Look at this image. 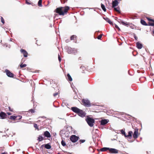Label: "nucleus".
<instances>
[{
    "label": "nucleus",
    "mask_w": 154,
    "mask_h": 154,
    "mask_svg": "<svg viewBox=\"0 0 154 154\" xmlns=\"http://www.w3.org/2000/svg\"><path fill=\"white\" fill-rule=\"evenodd\" d=\"M9 110L11 112H12L13 111V109L11 108L10 107H9Z\"/></svg>",
    "instance_id": "39"
},
{
    "label": "nucleus",
    "mask_w": 154,
    "mask_h": 154,
    "mask_svg": "<svg viewBox=\"0 0 154 154\" xmlns=\"http://www.w3.org/2000/svg\"><path fill=\"white\" fill-rule=\"evenodd\" d=\"M58 94V92H57V93H55L54 94L53 96H54V97H55Z\"/></svg>",
    "instance_id": "37"
},
{
    "label": "nucleus",
    "mask_w": 154,
    "mask_h": 154,
    "mask_svg": "<svg viewBox=\"0 0 154 154\" xmlns=\"http://www.w3.org/2000/svg\"><path fill=\"white\" fill-rule=\"evenodd\" d=\"M135 39H136V37L135 38Z\"/></svg>",
    "instance_id": "47"
},
{
    "label": "nucleus",
    "mask_w": 154,
    "mask_h": 154,
    "mask_svg": "<svg viewBox=\"0 0 154 154\" xmlns=\"http://www.w3.org/2000/svg\"><path fill=\"white\" fill-rule=\"evenodd\" d=\"M135 130L133 134V137L135 139H137L139 136L138 129L137 128L134 129Z\"/></svg>",
    "instance_id": "6"
},
{
    "label": "nucleus",
    "mask_w": 154,
    "mask_h": 154,
    "mask_svg": "<svg viewBox=\"0 0 154 154\" xmlns=\"http://www.w3.org/2000/svg\"><path fill=\"white\" fill-rule=\"evenodd\" d=\"M71 109L73 112L77 113L79 116L81 117H83L85 116V112L77 107H72Z\"/></svg>",
    "instance_id": "2"
},
{
    "label": "nucleus",
    "mask_w": 154,
    "mask_h": 154,
    "mask_svg": "<svg viewBox=\"0 0 154 154\" xmlns=\"http://www.w3.org/2000/svg\"><path fill=\"white\" fill-rule=\"evenodd\" d=\"M26 64H21L20 65V66L21 68H23V67H26Z\"/></svg>",
    "instance_id": "30"
},
{
    "label": "nucleus",
    "mask_w": 154,
    "mask_h": 154,
    "mask_svg": "<svg viewBox=\"0 0 154 154\" xmlns=\"http://www.w3.org/2000/svg\"><path fill=\"white\" fill-rule=\"evenodd\" d=\"M1 154H7V152H3V153H2Z\"/></svg>",
    "instance_id": "42"
},
{
    "label": "nucleus",
    "mask_w": 154,
    "mask_h": 154,
    "mask_svg": "<svg viewBox=\"0 0 154 154\" xmlns=\"http://www.w3.org/2000/svg\"><path fill=\"white\" fill-rule=\"evenodd\" d=\"M16 120H20V119H21L22 118V116H16Z\"/></svg>",
    "instance_id": "28"
},
{
    "label": "nucleus",
    "mask_w": 154,
    "mask_h": 154,
    "mask_svg": "<svg viewBox=\"0 0 154 154\" xmlns=\"http://www.w3.org/2000/svg\"><path fill=\"white\" fill-rule=\"evenodd\" d=\"M109 121L108 119H102L100 121V125H104L107 124Z\"/></svg>",
    "instance_id": "10"
},
{
    "label": "nucleus",
    "mask_w": 154,
    "mask_h": 154,
    "mask_svg": "<svg viewBox=\"0 0 154 154\" xmlns=\"http://www.w3.org/2000/svg\"><path fill=\"white\" fill-rule=\"evenodd\" d=\"M118 22L119 23H121L123 25L125 26H127L129 24L128 23L126 22H124L122 21V20H120V21H119Z\"/></svg>",
    "instance_id": "17"
},
{
    "label": "nucleus",
    "mask_w": 154,
    "mask_h": 154,
    "mask_svg": "<svg viewBox=\"0 0 154 154\" xmlns=\"http://www.w3.org/2000/svg\"><path fill=\"white\" fill-rule=\"evenodd\" d=\"M122 1V0H117V1H118H118Z\"/></svg>",
    "instance_id": "45"
},
{
    "label": "nucleus",
    "mask_w": 154,
    "mask_h": 154,
    "mask_svg": "<svg viewBox=\"0 0 154 154\" xmlns=\"http://www.w3.org/2000/svg\"><path fill=\"white\" fill-rule=\"evenodd\" d=\"M34 127L36 129H37L38 130H39V129L38 128V126L37 124H34Z\"/></svg>",
    "instance_id": "31"
},
{
    "label": "nucleus",
    "mask_w": 154,
    "mask_h": 154,
    "mask_svg": "<svg viewBox=\"0 0 154 154\" xmlns=\"http://www.w3.org/2000/svg\"><path fill=\"white\" fill-rule=\"evenodd\" d=\"M58 60H59V62H60L61 60V59L59 55H58Z\"/></svg>",
    "instance_id": "38"
},
{
    "label": "nucleus",
    "mask_w": 154,
    "mask_h": 154,
    "mask_svg": "<svg viewBox=\"0 0 154 154\" xmlns=\"http://www.w3.org/2000/svg\"><path fill=\"white\" fill-rule=\"evenodd\" d=\"M136 47L139 49H140L143 47L142 45L139 42H137L136 43Z\"/></svg>",
    "instance_id": "15"
},
{
    "label": "nucleus",
    "mask_w": 154,
    "mask_h": 154,
    "mask_svg": "<svg viewBox=\"0 0 154 154\" xmlns=\"http://www.w3.org/2000/svg\"><path fill=\"white\" fill-rule=\"evenodd\" d=\"M5 71L6 73L7 76L10 77H13L14 75V74L11 72L8 69H6Z\"/></svg>",
    "instance_id": "8"
},
{
    "label": "nucleus",
    "mask_w": 154,
    "mask_h": 154,
    "mask_svg": "<svg viewBox=\"0 0 154 154\" xmlns=\"http://www.w3.org/2000/svg\"><path fill=\"white\" fill-rule=\"evenodd\" d=\"M148 20L149 21V26H154V20L149 18L148 19Z\"/></svg>",
    "instance_id": "14"
},
{
    "label": "nucleus",
    "mask_w": 154,
    "mask_h": 154,
    "mask_svg": "<svg viewBox=\"0 0 154 154\" xmlns=\"http://www.w3.org/2000/svg\"><path fill=\"white\" fill-rule=\"evenodd\" d=\"M82 102L83 105L86 106L90 107L91 106L90 102L88 100L83 99L82 100Z\"/></svg>",
    "instance_id": "5"
},
{
    "label": "nucleus",
    "mask_w": 154,
    "mask_h": 154,
    "mask_svg": "<svg viewBox=\"0 0 154 154\" xmlns=\"http://www.w3.org/2000/svg\"><path fill=\"white\" fill-rule=\"evenodd\" d=\"M67 79L69 81L71 82L72 81V79L69 74H67Z\"/></svg>",
    "instance_id": "20"
},
{
    "label": "nucleus",
    "mask_w": 154,
    "mask_h": 154,
    "mask_svg": "<svg viewBox=\"0 0 154 154\" xmlns=\"http://www.w3.org/2000/svg\"><path fill=\"white\" fill-rule=\"evenodd\" d=\"M20 51L22 53L24 57H26L27 56L28 53L27 51L24 49H21Z\"/></svg>",
    "instance_id": "12"
},
{
    "label": "nucleus",
    "mask_w": 154,
    "mask_h": 154,
    "mask_svg": "<svg viewBox=\"0 0 154 154\" xmlns=\"http://www.w3.org/2000/svg\"><path fill=\"white\" fill-rule=\"evenodd\" d=\"M113 8H114V10L115 11H116L118 13H120L121 12L120 11V8L119 7H117V8H116L115 7Z\"/></svg>",
    "instance_id": "18"
},
{
    "label": "nucleus",
    "mask_w": 154,
    "mask_h": 154,
    "mask_svg": "<svg viewBox=\"0 0 154 154\" xmlns=\"http://www.w3.org/2000/svg\"><path fill=\"white\" fill-rule=\"evenodd\" d=\"M29 112H31L32 113H33L35 111L33 109H31L29 110Z\"/></svg>",
    "instance_id": "33"
},
{
    "label": "nucleus",
    "mask_w": 154,
    "mask_h": 154,
    "mask_svg": "<svg viewBox=\"0 0 154 154\" xmlns=\"http://www.w3.org/2000/svg\"><path fill=\"white\" fill-rule=\"evenodd\" d=\"M103 18L107 22H108L110 24H112V22L111 21L110 19L108 18L107 17H104Z\"/></svg>",
    "instance_id": "16"
},
{
    "label": "nucleus",
    "mask_w": 154,
    "mask_h": 154,
    "mask_svg": "<svg viewBox=\"0 0 154 154\" xmlns=\"http://www.w3.org/2000/svg\"><path fill=\"white\" fill-rule=\"evenodd\" d=\"M132 127L133 128H134V127L133 126H132Z\"/></svg>",
    "instance_id": "46"
},
{
    "label": "nucleus",
    "mask_w": 154,
    "mask_h": 154,
    "mask_svg": "<svg viewBox=\"0 0 154 154\" xmlns=\"http://www.w3.org/2000/svg\"><path fill=\"white\" fill-rule=\"evenodd\" d=\"M1 21L2 23L3 24H4L5 23V20L2 17H1Z\"/></svg>",
    "instance_id": "32"
},
{
    "label": "nucleus",
    "mask_w": 154,
    "mask_h": 154,
    "mask_svg": "<svg viewBox=\"0 0 154 154\" xmlns=\"http://www.w3.org/2000/svg\"><path fill=\"white\" fill-rule=\"evenodd\" d=\"M152 35L154 36V31H152Z\"/></svg>",
    "instance_id": "43"
},
{
    "label": "nucleus",
    "mask_w": 154,
    "mask_h": 154,
    "mask_svg": "<svg viewBox=\"0 0 154 154\" xmlns=\"http://www.w3.org/2000/svg\"><path fill=\"white\" fill-rule=\"evenodd\" d=\"M9 119L11 120H16V116H11L10 117Z\"/></svg>",
    "instance_id": "26"
},
{
    "label": "nucleus",
    "mask_w": 154,
    "mask_h": 154,
    "mask_svg": "<svg viewBox=\"0 0 154 154\" xmlns=\"http://www.w3.org/2000/svg\"><path fill=\"white\" fill-rule=\"evenodd\" d=\"M44 135L48 138H50L51 137V135L50 133L47 131H45L44 133Z\"/></svg>",
    "instance_id": "13"
},
{
    "label": "nucleus",
    "mask_w": 154,
    "mask_h": 154,
    "mask_svg": "<svg viewBox=\"0 0 154 154\" xmlns=\"http://www.w3.org/2000/svg\"><path fill=\"white\" fill-rule=\"evenodd\" d=\"M86 121L89 125L91 127H92L94 125V124L95 122L94 120L91 118L88 117L86 119Z\"/></svg>",
    "instance_id": "4"
},
{
    "label": "nucleus",
    "mask_w": 154,
    "mask_h": 154,
    "mask_svg": "<svg viewBox=\"0 0 154 154\" xmlns=\"http://www.w3.org/2000/svg\"><path fill=\"white\" fill-rule=\"evenodd\" d=\"M61 2L62 3L64 4L66 2V1H65V0H63V1H62V0H61Z\"/></svg>",
    "instance_id": "40"
},
{
    "label": "nucleus",
    "mask_w": 154,
    "mask_h": 154,
    "mask_svg": "<svg viewBox=\"0 0 154 154\" xmlns=\"http://www.w3.org/2000/svg\"><path fill=\"white\" fill-rule=\"evenodd\" d=\"M101 7L102 9L104 11H105V12L106 11V9L105 8V5L101 3Z\"/></svg>",
    "instance_id": "24"
},
{
    "label": "nucleus",
    "mask_w": 154,
    "mask_h": 154,
    "mask_svg": "<svg viewBox=\"0 0 154 154\" xmlns=\"http://www.w3.org/2000/svg\"><path fill=\"white\" fill-rule=\"evenodd\" d=\"M69 8L68 6L61 7L57 8L55 10V12L58 14L60 15H64L66 14Z\"/></svg>",
    "instance_id": "1"
},
{
    "label": "nucleus",
    "mask_w": 154,
    "mask_h": 154,
    "mask_svg": "<svg viewBox=\"0 0 154 154\" xmlns=\"http://www.w3.org/2000/svg\"><path fill=\"white\" fill-rule=\"evenodd\" d=\"M80 143H83L85 141V140H80Z\"/></svg>",
    "instance_id": "35"
},
{
    "label": "nucleus",
    "mask_w": 154,
    "mask_h": 154,
    "mask_svg": "<svg viewBox=\"0 0 154 154\" xmlns=\"http://www.w3.org/2000/svg\"><path fill=\"white\" fill-rule=\"evenodd\" d=\"M62 145L63 146H65L66 145V143L64 141L62 140L61 142Z\"/></svg>",
    "instance_id": "29"
},
{
    "label": "nucleus",
    "mask_w": 154,
    "mask_h": 154,
    "mask_svg": "<svg viewBox=\"0 0 154 154\" xmlns=\"http://www.w3.org/2000/svg\"><path fill=\"white\" fill-rule=\"evenodd\" d=\"M42 0H39L38 2V5L39 7H42Z\"/></svg>",
    "instance_id": "27"
},
{
    "label": "nucleus",
    "mask_w": 154,
    "mask_h": 154,
    "mask_svg": "<svg viewBox=\"0 0 154 154\" xmlns=\"http://www.w3.org/2000/svg\"><path fill=\"white\" fill-rule=\"evenodd\" d=\"M38 141L40 142L43 140V138L41 135H39L38 138Z\"/></svg>",
    "instance_id": "22"
},
{
    "label": "nucleus",
    "mask_w": 154,
    "mask_h": 154,
    "mask_svg": "<svg viewBox=\"0 0 154 154\" xmlns=\"http://www.w3.org/2000/svg\"><path fill=\"white\" fill-rule=\"evenodd\" d=\"M44 146V145H42V146H41V147H43Z\"/></svg>",
    "instance_id": "44"
},
{
    "label": "nucleus",
    "mask_w": 154,
    "mask_h": 154,
    "mask_svg": "<svg viewBox=\"0 0 154 154\" xmlns=\"http://www.w3.org/2000/svg\"><path fill=\"white\" fill-rule=\"evenodd\" d=\"M115 27L116 29H118L119 30H120V28L117 25L115 24Z\"/></svg>",
    "instance_id": "36"
},
{
    "label": "nucleus",
    "mask_w": 154,
    "mask_h": 154,
    "mask_svg": "<svg viewBox=\"0 0 154 154\" xmlns=\"http://www.w3.org/2000/svg\"><path fill=\"white\" fill-rule=\"evenodd\" d=\"M121 132L122 134L124 135L125 137H127V138L131 139V138L132 134L133 133L132 131H130L128 132V135H126L125 134V132L124 130H121Z\"/></svg>",
    "instance_id": "3"
},
{
    "label": "nucleus",
    "mask_w": 154,
    "mask_h": 154,
    "mask_svg": "<svg viewBox=\"0 0 154 154\" xmlns=\"http://www.w3.org/2000/svg\"><path fill=\"white\" fill-rule=\"evenodd\" d=\"M119 2L117 1V0H114V1H112V8H114L116 6H117Z\"/></svg>",
    "instance_id": "11"
},
{
    "label": "nucleus",
    "mask_w": 154,
    "mask_h": 154,
    "mask_svg": "<svg viewBox=\"0 0 154 154\" xmlns=\"http://www.w3.org/2000/svg\"><path fill=\"white\" fill-rule=\"evenodd\" d=\"M45 147L47 149H49L51 148V146L49 144H47L45 145Z\"/></svg>",
    "instance_id": "21"
},
{
    "label": "nucleus",
    "mask_w": 154,
    "mask_h": 154,
    "mask_svg": "<svg viewBox=\"0 0 154 154\" xmlns=\"http://www.w3.org/2000/svg\"><path fill=\"white\" fill-rule=\"evenodd\" d=\"M79 139V137L75 136V135H72L70 138V140L73 143L76 142Z\"/></svg>",
    "instance_id": "7"
},
{
    "label": "nucleus",
    "mask_w": 154,
    "mask_h": 154,
    "mask_svg": "<svg viewBox=\"0 0 154 154\" xmlns=\"http://www.w3.org/2000/svg\"><path fill=\"white\" fill-rule=\"evenodd\" d=\"M7 114H8V115H11V113H10V112H7Z\"/></svg>",
    "instance_id": "41"
},
{
    "label": "nucleus",
    "mask_w": 154,
    "mask_h": 154,
    "mask_svg": "<svg viewBox=\"0 0 154 154\" xmlns=\"http://www.w3.org/2000/svg\"><path fill=\"white\" fill-rule=\"evenodd\" d=\"M135 39H136V37L135 38Z\"/></svg>",
    "instance_id": "48"
},
{
    "label": "nucleus",
    "mask_w": 154,
    "mask_h": 154,
    "mask_svg": "<svg viewBox=\"0 0 154 154\" xmlns=\"http://www.w3.org/2000/svg\"><path fill=\"white\" fill-rule=\"evenodd\" d=\"M109 152L112 153H118V151L115 149L110 148L109 149Z\"/></svg>",
    "instance_id": "9"
},
{
    "label": "nucleus",
    "mask_w": 154,
    "mask_h": 154,
    "mask_svg": "<svg viewBox=\"0 0 154 154\" xmlns=\"http://www.w3.org/2000/svg\"><path fill=\"white\" fill-rule=\"evenodd\" d=\"M109 148L107 147H103L100 149V150L101 151H106L107 150H109Z\"/></svg>",
    "instance_id": "19"
},
{
    "label": "nucleus",
    "mask_w": 154,
    "mask_h": 154,
    "mask_svg": "<svg viewBox=\"0 0 154 154\" xmlns=\"http://www.w3.org/2000/svg\"><path fill=\"white\" fill-rule=\"evenodd\" d=\"M77 36L75 35H73L71 36L70 37V39L71 40H74L75 39H76Z\"/></svg>",
    "instance_id": "25"
},
{
    "label": "nucleus",
    "mask_w": 154,
    "mask_h": 154,
    "mask_svg": "<svg viewBox=\"0 0 154 154\" xmlns=\"http://www.w3.org/2000/svg\"><path fill=\"white\" fill-rule=\"evenodd\" d=\"M102 37V35L100 34L97 37V38L98 39H101Z\"/></svg>",
    "instance_id": "34"
},
{
    "label": "nucleus",
    "mask_w": 154,
    "mask_h": 154,
    "mask_svg": "<svg viewBox=\"0 0 154 154\" xmlns=\"http://www.w3.org/2000/svg\"><path fill=\"white\" fill-rule=\"evenodd\" d=\"M141 23L143 25L147 26L148 25L146 23V22L143 20H141L140 21Z\"/></svg>",
    "instance_id": "23"
}]
</instances>
